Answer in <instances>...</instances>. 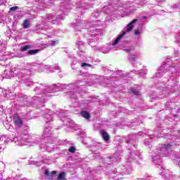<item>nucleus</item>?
Returning a JSON list of instances; mask_svg holds the SVG:
<instances>
[{"label":"nucleus","mask_w":180,"mask_h":180,"mask_svg":"<svg viewBox=\"0 0 180 180\" xmlns=\"http://www.w3.org/2000/svg\"><path fill=\"white\" fill-rule=\"evenodd\" d=\"M147 4V0H134L133 1H120L119 0H112V2L108 6H105L103 11L109 14L110 12H115L117 9L123 11L125 9L127 11H124L122 16H129L131 13H134L137 9L144 6Z\"/></svg>","instance_id":"obj_1"},{"label":"nucleus","mask_w":180,"mask_h":180,"mask_svg":"<svg viewBox=\"0 0 180 180\" xmlns=\"http://www.w3.org/2000/svg\"><path fill=\"white\" fill-rule=\"evenodd\" d=\"M101 25H102V22L98 20L91 22L87 25L85 21H79L76 25V29L77 27L78 30L79 29H90L89 32V44L93 47L95 51L98 50V47H96L98 39L102 35V30L95 29V27L101 26Z\"/></svg>","instance_id":"obj_2"},{"label":"nucleus","mask_w":180,"mask_h":180,"mask_svg":"<svg viewBox=\"0 0 180 180\" xmlns=\"http://www.w3.org/2000/svg\"><path fill=\"white\" fill-rule=\"evenodd\" d=\"M72 86H74L73 84H53L52 86L44 84L41 85L40 87L37 86L34 89V92H37V94H41V92H43V94L47 95V96H50L49 94H54V92H58V91H61L63 88H65V89H70V88H72Z\"/></svg>","instance_id":"obj_3"},{"label":"nucleus","mask_w":180,"mask_h":180,"mask_svg":"<svg viewBox=\"0 0 180 180\" xmlns=\"http://www.w3.org/2000/svg\"><path fill=\"white\" fill-rule=\"evenodd\" d=\"M171 148L172 145L171 143L164 144L159 149H155L152 153V161L156 165L161 164V158L162 157H168V154H171Z\"/></svg>","instance_id":"obj_4"},{"label":"nucleus","mask_w":180,"mask_h":180,"mask_svg":"<svg viewBox=\"0 0 180 180\" xmlns=\"http://www.w3.org/2000/svg\"><path fill=\"white\" fill-rule=\"evenodd\" d=\"M151 133H153V131H149L148 132L143 133V131H140L138 134H132L129 136H128L126 143L128 144V146H133L134 148H136L137 147V139H140V137H144V136H148L150 139H154V135H153Z\"/></svg>","instance_id":"obj_5"},{"label":"nucleus","mask_w":180,"mask_h":180,"mask_svg":"<svg viewBox=\"0 0 180 180\" xmlns=\"http://www.w3.org/2000/svg\"><path fill=\"white\" fill-rule=\"evenodd\" d=\"M135 25H139L138 29L135 30L134 34L135 36H140L141 34V32H140L141 29L143 27V23L141 22V20L139 19H134L131 22H129L124 28L125 32H123L122 33H129V32H131L133 30V27H134Z\"/></svg>","instance_id":"obj_6"},{"label":"nucleus","mask_w":180,"mask_h":180,"mask_svg":"<svg viewBox=\"0 0 180 180\" xmlns=\"http://www.w3.org/2000/svg\"><path fill=\"white\" fill-rule=\"evenodd\" d=\"M21 72H22L19 68L9 67L4 71L2 77L3 79H11V78H13V77L20 75Z\"/></svg>","instance_id":"obj_7"},{"label":"nucleus","mask_w":180,"mask_h":180,"mask_svg":"<svg viewBox=\"0 0 180 180\" xmlns=\"http://www.w3.org/2000/svg\"><path fill=\"white\" fill-rule=\"evenodd\" d=\"M122 50L125 51V53H127L128 55V60L130 61V63H134L137 61L139 56V53H133L134 51H135L136 48L133 45H129L127 46H123ZM133 53V54H132Z\"/></svg>","instance_id":"obj_8"},{"label":"nucleus","mask_w":180,"mask_h":180,"mask_svg":"<svg viewBox=\"0 0 180 180\" xmlns=\"http://www.w3.org/2000/svg\"><path fill=\"white\" fill-rule=\"evenodd\" d=\"M5 49H6V42H1L0 41V61H6V60L15 57V53L12 52H4Z\"/></svg>","instance_id":"obj_9"},{"label":"nucleus","mask_w":180,"mask_h":180,"mask_svg":"<svg viewBox=\"0 0 180 180\" xmlns=\"http://www.w3.org/2000/svg\"><path fill=\"white\" fill-rule=\"evenodd\" d=\"M125 32L122 33L121 34L118 35L117 39L111 44H109L108 46H103L101 48V51L102 53H104V54H107V53H109L110 50H113L115 47H116V45L119 41H121L122 39H123V36H124Z\"/></svg>","instance_id":"obj_10"},{"label":"nucleus","mask_w":180,"mask_h":180,"mask_svg":"<svg viewBox=\"0 0 180 180\" xmlns=\"http://www.w3.org/2000/svg\"><path fill=\"white\" fill-rule=\"evenodd\" d=\"M24 146H33V144H37L40 141V138L34 136H31L29 134H24Z\"/></svg>","instance_id":"obj_11"},{"label":"nucleus","mask_w":180,"mask_h":180,"mask_svg":"<svg viewBox=\"0 0 180 180\" xmlns=\"http://www.w3.org/2000/svg\"><path fill=\"white\" fill-rule=\"evenodd\" d=\"M168 68H170L172 72H174L176 70L175 66L169 67L168 63H165L160 67L158 71L156 72V78H161L164 73L167 72V71H169V69Z\"/></svg>","instance_id":"obj_12"},{"label":"nucleus","mask_w":180,"mask_h":180,"mask_svg":"<svg viewBox=\"0 0 180 180\" xmlns=\"http://www.w3.org/2000/svg\"><path fill=\"white\" fill-rule=\"evenodd\" d=\"M8 13H10V15H14V19H15V20L22 18V10L18 6L10 8Z\"/></svg>","instance_id":"obj_13"},{"label":"nucleus","mask_w":180,"mask_h":180,"mask_svg":"<svg viewBox=\"0 0 180 180\" xmlns=\"http://www.w3.org/2000/svg\"><path fill=\"white\" fill-rule=\"evenodd\" d=\"M61 20H63V18L60 15L56 17L51 13L46 15L45 18L46 22H52L53 25H58Z\"/></svg>","instance_id":"obj_14"},{"label":"nucleus","mask_w":180,"mask_h":180,"mask_svg":"<svg viewBox=\"0 0 180 180\" xmlns=\"http://www.w3.org/2000/svg\"><path fill=\"white\" fill-rule=\"evenodd\" d=\"M13 120L15 129H20L23 126V118L18 114L14 115Z\"/></svg>","instance_id":"obj_15"},{"label":"nucleus","mask_w":180,"mask_h":180,"mask_svg":"<svg viewBox=\"0 0 180 180\" xmlns=\"http://www.w3.org/2000/svg\"><path fill=\"white\" fill-rule=\"evenodd\" d=\"M76 47L78 49L77 54H79V56H83L85 53V51H84L85 49L84 42L82 41H77L76 42Z\"/></svg>","instance_id":"obj_16"},{"label":"nucleus","mask_w":180,"mask_h":180,"mask_svg":"<svg viewBox=\"0 0 180 180\" xmlns=\"http://www.w3.org/2000/svg\"><path fill=\"white\" fill-rule=\"evenodd\" d=\"M140 158V153L139 152L132 151L127 158L129 162H133V161Z\"/></svg>","instance_id":"obj_17"},{"label":"nucleus","mask_w":180,"mask_h":180,"mask_svg":"<svg viewBox=\"0 0 180 180\" xmlns=\"http://www.w3.org/2000/svg\"><path fill=\"white\" fill-rule=\"evenodd\" d=\"M171 92H174V91H172V89H169L168 87H163L162 89V94L161 96L160 97V99H164L165 98V96H168L169 95V94H171Z\"/></svg>","instance_id":"obj_18"},{"label":"nucleus","mask_w":180,"mask_h":180,"mask_svg":"<svg viewBox=\"0 0 180 180\" xmlns=\"http://www.w3.org/2000/svg\"><path fill=\"white\" fill-rule=\"evenodd\" d=\"M44 119L46 122V124H49V123H51V122L54 120V117H53V115H51V112L49 111V113L44 115Z\"/></svg>","instance_id":"obj_19"},{"label":"nucleus","mask_w":180,"mask_h":180,"mask_svg":"<svg viewBox=\"0 0 180 180\" xmlns=\"http://www.w3.org/2000/svg\"><path fill=\"white\" fill-rule=\"evenodd\" d=\"M135 73H136V75H139L141 78H144V77L147 75V69H142L138 71H135Z\"/></svg>","instance_id":"obj_20"},{"label":"nucleus","mask_w":180,"mask_h":180,"mask_svg":"<svg viewBox=\"0 0 180 180\" xmlns=\"http://www.w3.org/2000/svg\"><path fill=\"white\" fill-rule=\"evenodd\" d=\"M50 133H51V127L46 124V127L44 130L43 134L44 136H45V137H49V134H50Z\"/></svg>","instance_id":"obj_21"},{"label":"nucleus","mask_w":180,"mask_h":180,"mask_svg":"<svg viewBox=\"0 0 180 180\" xmlns=\"http://www.w3.org/2000/svg\"><path fill=\"white\" fill-rule=\"evenodd\" d=\"M101 136L103 137V139L104 140V141H108L110 139L109 134H108V132H106L104 130H102L101 131Z\"/></svg>","instance_id":"obj_22"},{"label":"nucleus","mask_w":180,"mask_h":180,"mask_svg":"<svg viewBox=\"0 0 180 180\" xmlns=\"http://www.w3.org/2000/svg\"><path fill=\"white\" fill-rule=\"evenodd\" d=\"M14 141L15 144H17V146H19L20 147H22V146H23V139L22 138V136L15 138Z\"/></svg>","instance_id":"obj_23"},{"label":"nucleus","mask_w":180,"mask_h":180,"mask_svg":"<svg viewBox=\"0 0 180 180\" xmlns=\"http://www.w3.org/2000/svg\"><path fill=\"white\" fill-rule=\"evenodd\" d=\"M56 174H57V172L56 171H52V172L50 173V172L49 171V169H46L45 170V175L46 176L49 177V179H51V178H53V175H56Z\"/></svg>","instance_id":"obj_24"},{"label":"nucleus","mask_w":180,"mask_h":180,"mask_svg":"<svg viewBox=\"0 0 180 180\" xmlns=\"http://www.w3.org/2000/svg\"><path fill=\"white\" fill-rule=\"evenodd\" d=\"M56 174H57V172L56 171H52V172L50 173V172L49 171V169H46L45 170V175L46 176L49 177V179H51V178H53V175H56Z\"/></svg>","instance_id":"obj_25"},{"label":"nucleus","mask_w":180,"mask_h":180,"mask_svg":"<svg viewBox=\"0 0 180 180\" xmlns=\"http://www.w3.org/2000/svg\"><path fill=\"white\" fill-rule=\"evenodd\" d=\"M34 72V69L33 68H25L24 69V75H32Z\"/></svg>","instance_id":"obj_26"},{"label":"nucleus","mask_w":180,"mask_h":180,"mask_svg":"<svg viewBox=\"0 0 180 180\" xmlns=\"http://www.w3.org/2000/svg\"><path fill=\"white\" fill-rule=\"evenodd\" d=\"M6 36L7 37H8L9 39H11V37H12L13 39H15L16 37H15V35H13V32H12L11 29H8L6 33Z\"/></svg>","instance_id":"obj_27"},{"label":"nucleus","mask_w":180,"mask_h":180,"mask_svg":"<svg viewBox=\"0 0 180 180\" xmlns=\"http://www.w3.org/2000/svg\"><path fill=\"white\" fill-rule=\"evenodd\" d=\"M30 20L31 19H27L24 20L23 29H29V27H30Z\"/></svg>","instance_id":"obj_28"},{"label":"nucleus","mask_w":180,"mask_h":180,"mask_svg":"<svg viewBox=\"0 0 180 180\" xmlns=\"http://www.w3.org/2000/svg\"><path fill=\"white\" fill-rule=\"evenodd\" d=\"M173 160H174V164H176V165H179V167H180V164H179L180 155H179V153H177Z\"/></svg>","instance_id":"obj_29"},{"label":"nucleus","mask_w":180,"mask_h":180,"mask_svg":"<svg viewBox=\"0 0 180 180\" xmlns=\"http://www.w3.org/2000/svg\"><path fill=\"white\" fill-rule=\"evenodd\" d=\"M0 141H4V143H9V141H12L11 139L8 138V136L3 135L0 137Z\"/></svg>","instance_id":"obj_30"},{"label":"nucleus","mask_w":180,"mask_h":180,"mask_svg":"<svg viewBox=\"0 0 180 180\" xmlns=\"http://www.w3.org/2000/svg\"><path fill=\"white\" fill-rule=\"evenodd\" d=\"M81 115L82 116V117H84V119H86L87 120L91 119V115H89V112L86 111H82Z\"/></svg>","instance_id":"obj_31"},{"label":"nucleus","mask_w":180,"mask_h":180,"mask_svg":"<svg viewBox=\"0 0 180 180\" xmlns=\"http://www.w3.org/2000/svg\"><path fill=\"white\" fill-rule=\"evenodd\" d=\"M40 50L39 49H32L27 51V54L29 56H34V54H37Z\"/></svg>","instance_id":"obj_32"},{"label":"nucleus","mask_w":180,"mask_h":180,"mask_svg":"<svg viewBox=\"0 0 180 180\" xmlns=\"http://www.w3.org/2000/svg\"><path fill=\"white\" fill-rule=\"evenodd\" d=\"M56 44H58V41H50L48 44H45V47H49V46H56Z\"/></svg>","instance_id":"obj_33"},{"label":"nucleus","mask_w":180,"mask_h":180,"mask_svg":"<svg viewBox=\"0 0 180 180\" xmlns=\"http://www.w3.org/2000/svg\"><path fill=\"white\" fill-rule=\"evenodd\" d=\"M24 84H25L27 86H31V85L33 84V82H32V80H30V79H25V80H24Z\"/></svg>","instance_id":"obj_34"},{"label":"nucleus","mask_w":180,"mask_h":180,"mask_svg":"<svg viewBox=\"0 0 180 180\" xmlns=\"http://www.w3.org/2000/svg\"><path fill=\"white\" fill-rule=\"evenodd\" d=\"M138 124L136 122H128L126 124H124V126H127V127H129L131 129V127H134V126L137 125Z\"/></svg>","instance_id":"obj_35"},{"label":"nucleus","mask_w":180,"mask_h":180,"mask_svg":"<svg viewBox=\"0 0 180 180\" xmlns=\"http://www.w3.org/2000/svg\"><path fill=\"white\" fill-rule=\"evenodd\" d=\"M65 172H62L59 174L58 180H65Z\"/></svg>","instance_id":"obj_36"},{"label":"nucleus","mask_w":180,"mask_h":180,"mask_svg":"<svg viewBox=\"0 0 180 180\" xmlns=\"http://www.w3.org/2000/svg\"><path fill=\"white\" fill-rule=\"evenodd\" d=\"M172 8L176 11H180V2L173 4Z\"/></svg>","instance_id":"obj_37"},{"label":"nucleus","mask_w":180,"mask_h":180,"mask_svg":"<svg viewBox=\"0 0 180 180\" xmlns=\"http://www.w3.org/2000/svg\"><path fill=\"white\" fill-rule=\"evenodd\" d=\"M77 134L80 136V137H82L83 139L86 137V133H85V131L82 130H79Z\"/></svg>","instance_id":"obj_38"},{"label":"nucleus","mask_w":180,"mask_h":180,"mask_svg":"<svg viewBox=\"0 0 180 180\" xmlns=\"http://www.w3.org/2000/svg\"><path fill=\"white\" fill-rule=\"evenodd\" d=\"M58 116L60 117V119H63V117H67V116H68V115L67 113H65L64 111H61Z\"/></svg>","instance_id":"obj_39"},{"label":"nucleus","mask_w":180,"mask_h":180,"mask_svg":"<svg viewBox=\"0 0 180 180\" xmlns=\"http://www.w3.org/2000/svg\"><path fill=\"white\" fill-rule=\"evenodd\" d=\"M39 69L38 71H44V68H47V66L44 65H40L38 66Z\"/></svg>","instance_id":"obj_40"},{"label":"nucleus","mask_w":180,"mask_h":180,"mask_svg":"<svg viewBox=\"0 0 180 180\" xmlns=\"http://www.w3.org/2000/svg\"><path fill=\"white\" fill-rule=\"evenodd\" d=\"M131 92H132L134 95H137V96L140 95V91H139L138 90H136L135 89H131Z\"/></svg>","instance_id":"obj_41"},{"label":"nucleus","mask_w":180,"mask_h":180,"mask_svg":"<svg viewBox=\"0 0 180 180\" xmlns=\"http://www.w3.org/2000/svg\"><path fill=\"white\" fill-rule=\"evenodd\" d=\"M9 93V91L6 90V89H3L2 90V94L4 96V98H8V94Z\"/></svg>","instance_id":"obj_42"},{"label":"nucleus","mask_w":180,"mask_h":180,"mask_svg":"<svg viewBox=\"0 0 180 180\" xmlns=\"http://www.w3.org/2000/svg\"><path fill=\"white\" fill-rule=\"evenodd\" d=\"M81 67H82L84 68H86V67H92V65L86 63H82Z\"/></svg>","instance_id":"obj_43"},{"label":"nucleus","mask_w":180,"mask_h":180,"mask_svg":"<svg viewBox=\"0 0 180 180\" xmlns=\"http://www.w3.org/2000/svg\"><path fill=\"white\" fill-rule=\"evenodd\" d=\"M175 38L177 39V43L179 46H180V32H179V34H176Z\"/></svg>","instance_id":"obj_44"},{"label":"nucleus","mask_w":180,"mask_h":180,"mask_svg":"<svg viewBox=\"0 0 180 180\" xmlns=\"http://www.w3.org/2000/svg\"><path fill=\"white\" fill-rule=\"evenodd\" d=\"M25 120H30V119H32V117L30 116V112H27L25 115Z\"/></svg>","instance_id":"obj_45"},{"label":"nucleus","mask_w":180,"mask_h":180,"mask_svg":"<svg viewBox=\"0 0 180 180\" xmlns=\"http://www.w3.org/2000/svg\"><path fill=\"white\" fill-rule=\"evenodd\" d=\"M138 180H153V178L150 176H148L146 177L138 179Z\"/></svg>","instance_id":"obj_46"},{"label":"nucleus","mask_w":180,"mask_h":180,"mask_svg":"<svg viewBox=\"0 0 180 180\" xmlns=\"http://www.w3.org/2000/svg\"><path fill=\"white\" fill-rule=\"evenodd\" d=\"M29 49H32V46L25 45V46H23V51H26V50H29Z\"/></svg>","instance_id":"obj_47"},{"label":"nucleus","mask_w":180,"mask_h":180,"mask_svg":"<svg viewBox=\"0 0 180 180\" xmlns=\"http://www.w3.org/2000/svg\"><path fill=\"white\" fill-rule=\"evenodd\" d=\"M145 146H150L151 144V139H148L144 141Z\"/></svg>","instance_id":"obj_48"},{"label":"nucleus","mask_w":180,"mask_h":180,"mask_svg":"<svg viewBox=\"0 0 180 180\" xmlns=\"http://www.w3.org/2000/svg\"><path fill=\"white\" fill-rule=\"evenodd\" d=\"M169 81H172L169 83L170 86H175V82H174V80H172V77H170V79Z\"/></svg>","instance_id":"obj_49"},{"label":"nucleus","mask_w":180,"mask_h":180,"mask_svg":"<svg viewBox=\"0 0 180 180\" xmlns=\"http://www.w3.org/2000/svg\"><path fill=\"white\" fill-rule=\"evenodd\" d=\"M69 152H70V153H75V147L71 146V147L69 148Z\"/></svg>","instance_id":"obj_50"},{"label":"nucleus","mask_w":180,"mask_h":180,"mask_svg":"<svg viewBox=\"0 0 180 180\" xmlns=\"http://www.w3.org/2000/svg\"><path fill=\"white\" fill-rule=\"evenodd\" d=\"M92 16L94 18H99V12L96 11L95 13H92Z\"/></svg>","instance_id":"obj_51"},{"label":"nucleus","mask_w":180,"mask_h":180,"mask_svg":"<svg viewBox=\"0 0 180 180\" xmlns=\"http://www.w3.org/2000/svg\"><path fill=\"white\" fill-rule=\"evenodd\" d=\"M172 140H176V139H178V136H175L174 134H173V135L172 136Z\"/></svg>","instance_id":"obj_52"},{"label":"nucleus","mask_w":180,"mask_h":180,"mask_svg":"<svg viewBox=\"0 0 180 180\" xmlns=\"http://www.w3.org/2000/svg\"><path fill=\"white\" fill-rule=\"evenodd\" d=\"M24 130H25V131H27V130H29V127L27 125H24Z\"/></svg>","instance_id":"obj_53"},{"label":"nucleus","mask_w":180,"mask_h":180,"mask_svg":"<svg viewBox=\"0 0 180 180\" xmlns=\"http://www.w3.org/2000/svg\"><path fill=\"white\" fill-rule=\"evenodd\" d=\"M158 2H160V4H165V0H157Z\"/></svg>","instance_id":"obj_54"},{"label":"nucleus","mask_w":180,"mask_h":180,"mask_svg":"<svg viewBox=\"0 0 180 180\" xmlns=\"http://www.w3.org/2000/svg\"><path fill=\"white\" fill-rule=\"evenodd\" d=\"M116 154H117V153H115V154H114V158H115L116 160H119V156H116Z\"/></svg>","instance_id":"obj_55"},{"label":"nucleus","mask_w":180,"mask_h":180,"mask_svg":"<svg viewBox=\"0 0 180 180\" xmlns=\"http://www.w3.org/2000/svg\"><path fill=\"white\" fill-rule=\"evenodd\" d=\"M54 69L58 70V71H60V70H61V68L58 66L57 68L55 67Z\"/></svg>","instance_id":"obj_56"},{"label":"nucleus","mask_w":180,"mask_h":180,"mask_svg":"<svg viewBox=\"0 0 180 180\" xmlns=\"http://www.w3.org/2000/svg\"><path fill=\"white\" fill-rule=\"evenodd\" d=\"M37 27H38L39 29H40V27H41V29H44L43 26H41V25H37Z\"/></svg>","instance_id":"obj_57"},{"label":"nucleus","mask_w":180,"mask_h":180,"mask_svg":"<svg viewBox=\"0 0 180 180\" xmlns=\"http://www.w3.org/2000/svg\"><path fill=\"white\" fill-rule=\"evenodd\" d=\"M18 57H19L20 58H21V57H23V56L22 54H18Z\"/></svg>","instance_id":"obj_58"},{"label":"nucleus","mask_w":180,"mask_h":180,"mask_svg":"<svg viewBox=\"0 0 180 180\" xmlns=\"http://www.w3.org/2000/svg\"><path fill=\"white\" fill-rule=\"evenodd\" d=\"M2 178H4V176L0 173V180L2 179Z\"/></svg>","instance_id":"obj_59"},{"label":"nucleus","mask_w":180,"mask_h":180,"mask_svg":"<svg viewBox=\"0 0 180 180\" xmlns=\"http://www.w3.org/2000/svg\"><path fill=\"white\" fill-rule=\"evenodd\" d=\"M20 51H21V53H23V46L20 47Z\"/></svg>","instance_id":"obj_60"},{"label":"nucleus","mask_w":180,"mask_h":180,"mask_svg":"<svg viewBox=\"0 0 180 180\" xmlns=\"http://www.w3.org/2000/svg\"><path fill=\"white\" fill-rule=\"evenodd\" d=\"M142 19H147V17L143 16V17H142Z\"/></svg>","instance_id":"obj_61"},{"label":"nucleus","mask_w":180,"mask_h":180,"mask_svg":"<svg viewBox=\"0 0 180 180\" xmlns=\"http://www.w3.org/2000/svg\"><path fill=\"white\" fill-rule=\"evenodd\" d=\"M46 150H47V151H51V150H49L48 147L46 148Z\"/></svg>","instance_id":"obj_62"},{"label":"nucleus","mask_w":180,"mask_h":180,"mask_svg":"<svg viewBox=\"0 0 180 180\" xmlns=\"http://www.w3.org/2000/svg\"><path fill=\"white\" fill-rule=\"evenodd\" d=\"M41 102V103H44V99H43Z\"/></svg>","instance_id":"obj_63"},{"label":"nucleus","mask_w":180,"mask_h":180,"mask_svg":"<svg viewBox=\"0 0 180 180\" xmlns=\"http://www.w3.org/2000/svg\"><path fill=\"white\" fill-rule=\"evenodd\" d=\"M26 98H27L26 96H23V98H24V99H26Z\"/></svg>","instance_id":"obj_64"}]
</instances>
